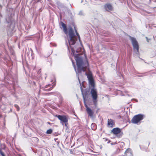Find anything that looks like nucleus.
Masks as SVG:
<instances>
[{"instance_id":"3","label":"nucleus","mask_w":156,"mask_h":156,"mask_svg":"<svg viewBox=\"0 0 156 156\" xmlns=\"http://www.w3.org/2000/svg\"><path fill=\"white\" fill-rule=\"evenodd\" d=\"M144 117V115L141 114L135 115L132 119L131 122L134 124H138L143 119Z\"/></svg>"},{"instance_id":"15","label":"nucleus","mask_w":156,"mask_h":156,"mask_svg":"<svg viewBox=\"0 0 156 156\" xmlns=\"http://www.w3.org/2000/svg\"><path fill=\"white\" fill-rule=\"evenodd\" d=\"M83 94V99L84 102V105H85V107H86V110H87V108H89L87 106V105L86 103H85V98L84 97L83 94Z\"/></svg>"},{"instance_id":"17","label":"nucleus","mask_w":156,"mask_h":156,"mask_svg":"<svg viewBox=\"0 0 156 156\" xmlns=\"http://www.w3.org/2000/svg\"><path fill=\"white\" fill-rule=\"evenodd\" d=\"M52 132V130L51 129H50L47 130L46 132V133L48 134H51Z\"/></svg>"},{"instance_id":"8","label":"nucleus","mask_w":156,"mask_h":156,"mask_svg":"<svg viewBox=\"0 0 156 156\" xmlns=\"http://www.w3.org/2000/svg\"><path fill=\"white\" fill-rule=\"evenodd\" d=\"M121 132V129L118 128H113L112 130L111 133L117 135L119 134Z\"/></svg>"},{"instance_id":"7","label":"nucleus","mask_w":156,"mask_h":156,"mask_svg":"<svg viewBox=\"0 0 156 156\" xmlns=\"http://www.w3.org/2000/svg\"><path fill=\"white\" fill-rule=\"evenodd\" d=\"M57 117L58 119L62 122L66 123L68 121L67 118L65 116L58 115Z\"/></svg>"},{"instance_id":"13","label":"nucleus","mask_w":156,"mask_h":156,"mask_svg":"<svg viewBox=\"0 0 156 156\" xmlns=\"http://www.w3.org/2000/svg\"><path fill=\"white\" fill-rule=\"evenodd\" d=\"M55 84H54L53 86H52V87H51L50 88H49L48 89L47 88L49 87V86H51L50 85H47L46 86L44 87V90H48V91H50L51 90L52 88L55 87Z\"/></svg>"},{"instance_id":"27","label":"nucleus","mask_w":156,"mask_h":156,"mask_svg":"<svg viewBox=\"0 0 156 156\" xmlns=\"http://www.w3.org/2000/svg\"><path fill=\"white\" fill-rule=\"evenodd\" d=\"M0 7H1V5H0Z\"/></svg>"},{"instance_id":"11","label":"nucleus","mask_w":156,"mask_h":156,"mask_svg":"<svg viewBox=\"0 0 156 156\" xmlns=\"http://www.w3.org/2000/svg\"><path fill=\"white\" fill-rule=\"evenodd\" d=\"M125 154L126 156H132L131 150L130 148L127 149L125 152Z\"/></svg>"},{"instance_id":"9","label":"nucleus","mask_w":156,"mask_h":156,"mask_svg":"<svg viewBox=\"0 0 156 156\" xmlns=\"http://www.w3.org/2000/svg\"><path fill=\"white\" fill-rule=\"evenodd\" d=\"M86 110L88 116L90 117H93L94 112L90 108H88Z\"/></svg>"},{"instance_id":"6","label":"nucleus","mask_w":156,"mask_h":156,"mask_svg":"<svg viewBox=\"0 0 156 156\" xmlns=\"http://www.w3.org/2000/svg\"><path fill=\"white\" fill-rule=\"evenodd\" d=\"M12 17L11 16H8L6 17V20L7 23H8V25H9L10 27H12V28L13 27V26L12 24V21H13Z\"/></svg>"},{"instance_id":"2","label":"nucleus","mask_w":156,"mask_h":156,"mask_svg":"<svg viewBox=\"0 0 156 156\" xmlns=\"http://www.w3.org/2000/svg\"><path fill=\"white\" fill-rule=\"evenodd\" d=\"M75 31L76 34L74 33V31L72 28L71 27L69 29L68 41L72 51L74 55V53L76 50L73 48L71 45H74L77 39V37H78L79 40H80L79 35L75 29Z\"/></svg>"},{"instance_id":"25","label":"nucleus","mask_w":156,"mask_h":156,"mask_svg":"<svg viewBox=\"0 0 156 156\" xmlns=\"http://www.w3.org/2000/svg\"><path fill=\"white\" fill-rule=\"evenodd\" d=\"M136 100V102H137L138 101H137V100Z\"/></svg>"},{"instance_id":"22","label":"nucleus","mask_w":156,"mask_h":156,"mask_svg":"<svg viewBox=\"0 0 156 156\" xmlns=\"http://www.w3.org/2000/svg\"><path fill=\"white\" fill-rule=\"evenodd\" d=\"M12 29H8V32H9V31H12Z\"/></svg>"},{"instance_id":"20","label":"nucleus","mask_w":156,"mask_h":156,"mask_svg":"<svg viewBox=\"0 0 156 156\" xmlns=\"http://www.w3.org/2000/svg\"><path fill=\"white\" fill-rule=\"evenodd\" d=\"M95 123H92V124H91V128H92V129H93V130H95L96 129V128H92V126H95Z\"/></svg>"},{"instance_id":"12","label":"nucleus","mask_w":156,"mask_h":156,"mask_svg":"<svg viewBox=\"0 0 156 156\" xmlns=\"http://www.w3.org/2000/svg\"><path fill=\"white\" fill-rule=\"evenodd\" d=\"M104 8L106 10H112V6L111 4L107 3L104 5Z\"/></svg>"},{"instance_id":"19","label":"nucleus","mask_w":156,"mask_h":156,"mask_svg":"<svg viewBox=\"0 0 156 156\" xmlns=\"http://www.w3.org/2000/svg\"><path fill=\"white\" fill-rule=\"evenodd\" d=\"M84 14L82 11H80L78 13V14L80 16L83 15Z\"/></svg>"},{"instance_id":"5","label":"nucleus","mask_w":156,"mask_h":156,"mask_svg":"<svg viewBox=\"0 0 156 156\" xmlns=\"http://www.w3.org/2000/svg\"><path fill=\"white\" fill-rule=\"evenodd\" d=\"M130 37L133 46V49L134 51H135V50H136L135 52L138 55L139 53V46L138 42L135 38L131 37Z\"/></svg>"},{"instance_id":"1","label":"nucleus","mask_w":156,"mask_h":156,"mask_svg":"<svg viewBox=\"0 0 156 156\" xmlns=\"http://www.w3.org/2000/svg\"><path fill=\"white\" fill-rule=\"evenodd\" d=\"M75 59L76 62V65L77 67V71L76 67L74 66V68L78 76V78L79 82L80 81L79 78V76L82 72H85V74L87 76V78L89 81L90 84L92 87L94 85V83L93 79L92 78L91 73L90 71L88 66V63L87 61H86L84 63L83 62V58L79 54H77L75 56Z\"/></svg>"},{"instance_id":"10","label":"nucleus","mask_w":156,"mask_h":156,"mask_svg":"<svg viewBox=\"0 0 156 156\" xmlns=\"http://www.w3.org/2000/svg\"><path fill=\"white\" fill-rule=\"evenodd\" d=\"M60 23L62 27L63 28V31L66 34H67L68 32L67 31L66 27V25L62 22H61Z\"/></svg>"},{"instance_id":"24","label":"nucleus","mask_w":156,"mask_h":156,"mask_svg":"<svg viewBox=\"0 0 156 156\" xmlns=\"http://www.w3.org/2000/svg\"><path fill=\"white\" fill-rule=\"evenodd\" d=\"M67 48H68V50H69V47H68V45H67Z\"/></svg>"},{"instance_id":"23","label":"nucleus","mask_w":156,"mask_h":156,"mask_svg":"<svg viewBox=\"0 0 156 156\" xmlns=\"http://www.w3.org/2000/svg\"><path fill=\"white\" fill-rule=\"evenodd\" d=\"M146 38L147 39V41L148 42H149V40L147 39V37H146Z\"/></svg>"},{"instance_id":"4","label":"nucleus","mask_w":156,"mask_h":156,"mask_svg":"<svg viewBox=\"0 0 156 156\" xmlns=\"http://www.w3.org/2000/svg\"><path fill=\"white\" fill-rule=\"evenodd\" d=\"M90 93L94 104L96 106L97 105L98 98V94L96 89L94 88L91 89L90 90Z\"/></svg>"},{"instance_id":"18","label":"nucleus","mask_w":156,"mask_h":156,"mask_svg":"<svg viewBox=\"0 0 156 156\" xmlns=\"http://www.w3.org/2000/svg\"><path fill=\"white\" fill-rule=\"evenodd\" d=\"M14 106L16 108L17 111H19L20 108H19V106L17 105H16V104Z\"/></svg>"},{"instance_id":"21","label":"nucleus","mask_w":156,"mask_h":156,"mask_svg":"<svg viewBox=\"0 0 156 156\" xmlns=\"http://www.w3.org/2000/svg\"><path fill=\"white\" fill-rule=\"evenodd\" d=\"M0 153L2 156H5L4 153L2 152H1Z\"/></svg>"},{"instance_id":"14","label":"nucleus","mask_w":156,"mask_h":156,"mask_svg":"<svg viewBox=\"0 0 156 156\" xmlns=\"http://www.w3.org/2000/svg\"><path fill=\"white\" fill-rule=\"evenodd\" d=\"M108 126L111 127H112L114 125V122L112 120L108 119Z\"/></svg>"},{"instance_id":"26","label":"nucleus","mask_w":156,"mask_h":156,"mask_svg":"<svg viewBox=\"0 0 156 156\" xmlns=\"http://www.w3.org/2000/svg\"><path fill=\"white\" fill-rule=\"evenodd\" d=\"M76 52H78V51H76Z\"/></svg>"},{"instance_id":"16","label":"nucleus","mask_w":156,"mask_h":156,"mask_svg":"<svg viewBox=\"0 0 156 156\" xmlns=\"http://www.w3.org/2000/svg\"><path fill=\"white\" fill-rule=\"evenodd\" d=\"M89 1V0H81V2L83 4H85Z\"/></svg>"}]
</instances>
